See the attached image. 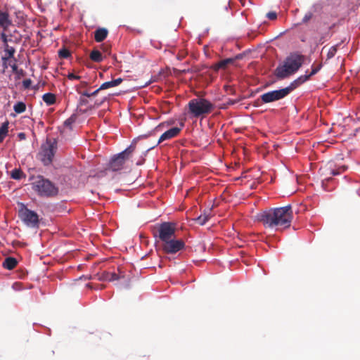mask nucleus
<instances>
[{
  "label": "nucleus",
  "instance_id": "f257e3e1",
  "mask_svg": "<svg viewBox=\"0 0 360 360\" xmlns=\"http://www.w3.org/2000/svg\"><path fill=\"white\" fill-rule=\"evenodd\" d=\"M264 226L275 230H281L290 226L292 219L291 207L290 205L270 209L258 216Z\"/></svg>",
  "mask_w": 360,
  "mask_h": 360
},
{
  "label": "nucleus",
  "instance_id": "f03ea898",
  "mask_svg": "<svg viewBox=\"0 0 360 360\" xmlns=\"http://www.w3.org/2000/svg\"><path fill=\"white\" fill-rule=\"evenodd\" d=\"M304 56L296 53H291L275 70V75L278 79H284L295 73L304 63Z\"/></svg>",
  "mask_w": 360,
  "mask_h": 360
},
{
  "label": "nucleus",
  "instance_id": "7ed1b4c3",
  "mask_svg": "<svg viewBox=\"0 0 360 360\" xmlns=\"http://www.w3.org/2000/svg\"><path fill=\"white\" fill-rule=\"evenodd\" d=\"M32 188L41 197L50 198L55 196L58 193V188L50 180L39 175L32 177Z\"/></svg>",
  "mask_w": 360,
  "mask_h": 360
},
{
  "label": "nucleus",
  "instance_id": "20e7f679",
  "mask_svg": "<svg viewBox=\"0 0 360 360\" xmlns=\"http://www.w3.org/2000/svg\"><path fill=\"white\" fill-rule=\"evenodd\" d=\"M189 112L193 117H198L210 113L214 108V105L203 98L191 99L188 104Z\"/></svg>",
  "mask_w": 360,
  "mask_h": 360
},
{
  "label": "nucleus",
  "instance_id": "39448f33",
  "mask_svg": "<svg viewBox=\"0 0 360 360\" xmlns=\"http://www.w3.org/2000/svg\"><path fill=\"white\" fill-rule=\"evenodd\" d=\"M295 88H296V86L292 82L289 86L285 88L263 94L260 98L264 103L274 102L287 96Z\"/></svg>",
  "mask_w": 360,
  "mask_h": 360
},
{
  "label": "nucleus",
  "instance_id": "423d86ee",
  "mask_svg": "<svg viewBox=\"0 0 360 360\" xmlns=\"http://www.w3.org/2000/svg\"><path fill=\"white\" fill-rule=\"evenodd\" d=\"M134 150V147L131 145L124 150L114 156L109 163V168L112 171H118L122 169L126 160L128 159Z\"/></svg>",
  "mask_w": 360,
  "mask_h": 360
},
{
  "label": "nucleus",
  "instance_id": "0eeeda50",
  "mask_svg": "<svg viewBox=\"0 0 360 360\" xmlns=\"http://www.w3.org/2000/svg\"><path fill=\"white\" fill-rule=\"evenodd\" d=\"M56 148L53 143L47 141L46 143L42 145L39 152V158L44 165H49L52 162L54 157Z\"/></svg>",
  "mask_w": 360,
  "mask_h": 360
},
{
  "label": "nucleus",
  "instance_id": "6e6552de",
  "mask_svg": "<svg viewBox=\"0 0 360 360\" xmlns=\"http://www.w3.org/2000/svg\"><path fill=\"white\" fill-rule=\"evenodd\" d=\"M19 216L22 221L27 226L34 227L38 224V214L24 205H22L19 211Z\"/></svg>",
  "mask_w": 360,
  "mask_h": 360
},
{
  "label": "nucleus",
  "instance_id": "1a4fd4ad",
  "mask_svg": "<svg viewBox=\"0 0 360 360\" xmlns=\"http://www.w3.org/2000/svg\"><path fill=\"white\" fill-rule=\"evenodd\" d=\"M158 231L160 239L164 243L171 238H173L174 236V224L169 222L162 223L160 224Z\"/></svg>",
  "mask_w": 360,
  "mask_h": 360
},
{
  "label": "nucleus",
  "instance_id": "9d476101",
  "mask_svg": "<svg viewBox=\"0 0 360 360\" xmlns=\"http://www.w3.org/2000/svg\"><path fill=\"white\" fill-rule=\"evenodd\" d=\"M184 247V243L181 240L171 238L164 242L162 248L167 253L174 254L181 250Z\"/></svg>",
  "mask_w": 360,
  "mask_h": 360
},
{
  "label": "nucleus",
  "instance_id": "9b49d317",
  "mask_svg": "<svg viewBox=\"0 0 360 360\" xmlns=\"http://www.w3.org/2000/svg\"><path fill=\"white\" fill-rule=\"evenodd\" d=\"M321 63H319L317 65L313 64L311 66V71L310 73H308V71H306L304 75L300 76L297 79H295L293 82L296 87L307 82L311 76L316 75L321 69Z\"/></svg>",
  "mask_w": 360,
  "mask_h": 360
},
{
  "label": "nucleus",
  "instance_id": "f8f14e48",
  "mask_svg": "<svg viewBox=\"0 0 360 360\" xmlns=\"http://www.w3.org/2000/svg\"><path fill=\"white\" fill-rule=\"evenodd\" d=\"M1 39L4 43V55L2 56V60L4 61V65H6L7 60L13 58L15 51L13 47L10 46L7 44V37L4 32L1 33ZM5 66L6 67V65Z\"/></svg>",
  "mask_w": 360,
  "mask_h": 360
},
{
  "label": "nucleus",
  "instance_id": "ddd939ff",
  "mask_svg": "<svg viewBox=\"0 0 360 360\" xmlns=\"http://www.w3.org/2000/svg\"><path fill=\"white\" fill-rule=\"evenodd\" d=\"M184 125V123L181 122L180 124L179 127H175L171 128L169 130L164 132L160 137L158 143H160L161 142H162L164 141L169 140L171 139H173V138L179 135V134L180 133V131H181Z\"/></svg>",
  "mask_w": 360,
  "mask_h": 360
},
{
  "label": "nucleus",
  "instance_id": "4468645a",
  "mask_svg": "<svg viewBox=\"0 0 360 360\" xmlns=\"http://www.w3.org/2000/svg\"><path fill=\"white\" fill-rule=\"evenodd\" d=\"M108 31L106 28L101 27L95 31L94 38L97 42L103 41L108 35Z\"/></svg>",
  "mask_w": 360,
  "mask_h": 360
},
{
  "label": "nucleus",
  "instance_id": "2eb2a0df",
  "mask_svg": "<svg viewBox=\"0 0 360 360\" xmlns=\"http://www.w3.org/2000/svg\"><path fill=\"white\" fill-rule=\"evenodd\" d=\"M122 79H121V78H117L116 79H113L110 82H105L101 85V86L99 87V89L103 90V89H107L117 86L119 84H120L122 83Z\"/></svg>",
  "mask_w": 360,
  "mask_h": 360
},
{
  "label": "nucleus",
  "instance_id": "dca6fc26",
  "mask_svg": "<svg viewBox=\"0 0 360 360\" xmlns=\"http://www.w3.org/2000/svg\"><path fill=\"white\" fill-rule=\"evenodd\" d=\"M211 210L205 211L202 214L195 218L194 220L198 222L200 225L202 226L210 219Z\"/></svg>",
  "mask_w": 360,
  "mask_h": 360
},
{
  "label": "nucleus",
  "instance_id": "f3484780",
  "mask_svg": "<svg viewBox=\"0 0 360 360\" xmlns=\"http://www.w3.org/2000/svg\"><path fill=\"white\" fill-rule=\"evenodd\" d=\"M42 99L44 102L47 105H53L56 101V97L55 94L51 93H46L42 96Z\"/></svg>",
  "mask_w": 360,
  "mask_h": 360
},
{
  "label": "nucleus",
  "instance_id": "a211bd4d",
  "mask_svg": "<svg viewBox=\"0 0 360 360\" xmlns=\"http://www.w3.org/2000/svg\"><path fill=\"white\" fill-rule=\"evenodd\" d=\"M10 15L11 13L8 8L0 9V22H11V20L9 19Z\"/></svg>",
  "mask_w": 360,
  "mask_h": 360
},
{
  "label": "nucleus",
  "instance_id": "6ab92c4d",
  "mask_svg": "<svg viewBox=\"0 0 360 360\" xmlns=\"http://www.w3.org/2000/svg\"><path fill=\"white\" fill-rule=\"evenodd\" d=\"M16 264L17 261L13 257H7L3 263L4 267L9 270L13 269Z\"/></svg>",
  "mask_w": 360,
  "mask_h": 360
},
{
  "label": "nucleus",
  "instance_id": "aec40b11",
  "mask_svg": "<svg viewBox=\"0 0 360 360\" xmlns=\"http://www.w3.org/2000/svg\"><path fill=\"white\" fill-rule=\"evenodd\" d=\"M8 132V123L7 122L3 123L0 127V143L6 138Z\"/></svg>",
  "mask_w": 360,
  "mask_h": 360
},
{
  "label": "nucleus",
  "instance_id": "412c9836",
  "mask_svg": "<svg viewBox=\"0 0 360 360\" xmlns=\"http://www.w3.org/2000/svg\"><path fill=\"white\" fill-rule=\"evenodd\" d=\"M90 58L96 63H100L103 60L101 53L98 50H93L90 53Z\"/></svg>",
  "mask_w": 360,
  "mask_h": 360
},
{
  "label": "nucleus",
  "instance_id": "4be33fe9",
  "mask_svg": "<svg viewBox=\"0 0 360 360\" xmlns=\"http://www.w3.org/2000/svg\"><path fill=\"white\" fill-rule=\"evenodd\" d=\"M234 61V60L233 58H226V59H224V60H222L221 61H219L217 65H216V69L218 70V69H224L228 65L231 64V63H233Z\"/></svg>",
  "mask_w": 360,
  "mask_h": 360
},
{
  "label": "nucleus",
  "instance_id": "5701e85b",
  "mask_svg": "<svg viewBox=\"0 0 360 360\" xmlns=\"http://www.w3.org/2000/svg\"><path fill=\"white\" fill-rule=\"evenodd\" d=\"M26 109L25 104L22 102H18L13 106V110L16 113H22Z\"/></svg>",
  "mask_w": 360,
  "mask_h": 360
},
{
  "label": "nucleus",
  "instance_id": "b1692460",
  "mask_svg": "<svg viewBox=\"0 0 360 360\" xmlns=\"http://www.w3.org/2000/svg\"><path fill=\"white\" fill-rule=\"evenodd\" d=\"M23 176V173L20 169H14L11 171V176L12 179L15 180L20 179Z\"/></svg>",
  "mask_w": 360,
  "mask_h": 360
},
{
  "label": "nucleus",
  "instance_id": "393cba45",
  "mask_svg": "<svg viewBox=\"0 0 360 360\" xmlns=\"http://www.w3.org/2000/svg\"><path fill=\"white\" fill-rule=\"evenodd\" d=\"M336 52H337L336 46L330 47L327 53L328 59L332 58L335 55Z\"/></svg>",
  "mask_w": 360,
  "mask_h": 360
},
{
  "label": "nucleus",
  "instance_id": "a878e982",
  "mask_svg": "<svg viewBox=\"0 0 360 360\" xmlns=\"http://www.w3.org/2000/svg\"><path fill=\"white\" fill-rule=\"evenodd\" d=\"M58 55L62 58H68L70 56V52L65 49L59 50Z\"/></svg>",
  "mask_w": 360,
  "mask_h": 360
},
{
  "label": "nucleus",
  "instance_id": "bb28decb",
  "mask_svg": "<svg viewBox=\"0 0 360 360\" xmlns=\"http://www.w3.org/2000/svg\"><path fill=\"white\" fill-rule=\"evenodd\" d=\"M266 18L271 21L277 20V13L275 11H270L266 13Z\"/></svg>",
  "mask_w": 360,
  "mask_h": 360
},
{
  "label": "nucleus",
  "instance_id": "cd10ccee",
  "mask_svg": "<svg viewBox=\"0 0 360 360\" xmlns=\"http://www.w3.org/2000/svg\"><path fill=\"white\" fill-rule=\"evenodd\" d=\"M74 122H75V119H74L72 117H70V118L67 119V120L64 122V126H65V127H68V128L71 129V127H72V124L74 123Z\"/></svg>",
  "mask_w": 360,
  "mask_h": 360
},
{
  "label": "nucleus",
  "instance_id": "c85d7f7f",
  "mask_svg": "<svg viewBox=\"0 0 360 360\" xmlns=\"http://www.w3.org/2000/svg\"><path fill=\"white\" fill-rule=\"evenodd\" d=\"M106 279L109 281H113L118 279V276L115 273H110L106 276Z\"/></svg>",
  "mask_w": 360,
  "mask_h": 360
},
{
  "label": "nucleus",
  "instance_id": "c756f323",
  "mask_svg": "<svg viewBox=\"0 0 360 360\" xmlns=\"http://www.w3.org/2000/svg\"><path fill=\"white\" fill-rule=\"evenodd\" d=\"M99 91H100V89L98 88V89H96V91H94L92 93H89L88 91H84L82 93V95L86 96V97H90V96H96L98 93Z\"/></svg>",
  "mask_w": 360,
  "mask_h": 360
},
{
  "label": "nucleus",
  "instance_id": "7c9ffc66",
  "mask_svg": "<svg viewBox=\"0 0 360 360\" xmlns=\"http://www.w3.org/2000/svg\"><path fill=\"white\" fill-rule=\"evenodd\" d=\"M67 77L68 79L70 80H74V79H76V80H79L80 79L81 77L80 76H78V75H76L73 73H69L68 75H67Z\"/></svg>",
  "mask_w": 360,
  "mask_h": 360
},
{
  "label": "nucleus",
  "instance_id": "2f4dec72",
  "mask_svg": "<svg viewBox=\"0 0 360 360\" xmlns=\"http://www.w3.org/2000/svg\"><path fill=\"white\" fill-rule=\"evenodd\" d=\"M32 84V81L31 79H25L23 82H22V84H23V86L25 88H29L30 86Z\"/></svg>",
  "mask_w": 360,
  "mask_h": 360
},
{
  "label": "nucleus",
  "instance_id": "473e14b6",
  "mask_svg": "<svg viewBox=\"0 0 360 360\" xmlns=\"http://www.w3.org/2000/svg\"><path fill=\"white\" fill-rule=\"evenodd\" d=\"M18 137L20 138V140H24V139H25L26 136L24 133H19Z\"/></svg>",
  "mask_w": 360,
  "mask_h": 360
},
{
  "label": "nucleus",
  "instance_id": "72a5a7b5",
  "mask_svg": "<svg viewBox=\"0 0 360 360\" xmlns=\"http://www.w3.org/2000/svg\"><path fill=\"white\" fill-rule=\"evenodd\" d=\"M165 124H166L167 126H169V124H171V123H170V122H164V123L160 124L159 125V127H163V126H165Z\"/></svg>",
  "mask_w": 360,
  "mask_h": 360
},
{
  "label": "nucleus",
  "instance_id": "f704fd0d",
  "mask_svg": "<svg viewBox=\"0 0 360 360\" xmlns=\"http://www.w3.org/2000/svg\"><path fill=\"white\" fill-rule=\"evenodd\" d=\"M11 67L12 68L13 70L15 71L17 69V65H15V63H14L13 65H10Z\"/></svg>",
  "mask_w": 360,
  "mask_h": 360
},
{
  "label": "nucleus",
  "instance_id": "c9c22d12",
  "mask_svg": "<svg viewBox=\"0 0 360 360\" xmlns=\"http://www.w3.org/2000/svg\"><path fill=\"white\" fill-rule=\"evenodd\" d=\"M331 173L333 175H338L339 174L340 172L335 170H332Z\"/></svg>",
  "mask_w": 360,
  "mask_h": 360
},
{
  "label": "nucleus",
  "instance_id": "e433bc0d",
  "mask_svg": "<svg viewBox=\"0 0 360 360\" xmlns=\"http://www.w3.org/2000/svg\"><path fill=\"white\" fill-rule=\"evenodd\" d=\"M108 49L105 48H103V51L107 52Z\"/></svg>",
  "mask_w": 360,
  "mask_h": 360
}]
</instances>
